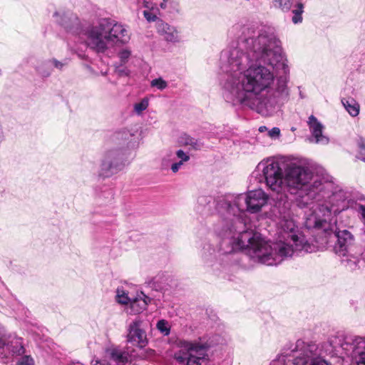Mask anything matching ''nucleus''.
<instances>
[{"instance_id":"nucleus-1","label":"nucleus","mask_w":365,"mask_h":365,"mask_svg":"<svg viewBox=\"0 0 365 365\" xmlns=\"http://www.w3.org/2000/svg\"><path fill=\"white\" fill-rule=\"evenodd\" d=\"M229 34L236 41L220 54L224 100L263 116L273 115L289 96V68L274 29L236 24Z\"/></svg>"},{"instance_id":"nucleus-2","label":"nucleus","mask_w":365,"mask_h":365,"mask_svg":"<svg viewBox=\"0 0 365 365\" xmlns=\"http://www.w3.org/2000/svg\"><path fill=\"white\" fill-rule=\"evenodd\" d=\"M284 183V193L298 195V207L312 210L305 218L306 228L321 225L327 230L331 212L347 207L346 192L333 181L314 178L302 159L285 157Z\"/></svg>"},{"instance_id":"nucleus-3","label":"nucleus","mask_w":365,"mask_h":365,"mask_svg":"<svg viewBox=\"0 0 365 365\" xmlns=\"http://www.w3.org/2000/svg\"><path fill=\"white\" fill-rule=\"evenodd\" d=\"M216 234L222 239L220 250L216 255L215 250L208 245L207 252L202 255L205 263L208 267L219 264L225 267L237 262V251L242 250L254 261L274 266L280 264L283 260L302 252L311 253L314 248L309 245H304L302 242L293 244L289 240L281 239L280 235L278 240L274 243H269L266 240H240V232L235 228L220 222L215 226Z\"/></svg>"},{"instance_id":"nucleus-4","label":"nucleus","mask_w":365,"mask_h":365,"mask_svg":"<svg viewBox=\"0 0 365 365\" xmlns=\"http://www.w3.org/2000/svg\"><path fill=\"white\" fill-rule=\"evenodd\" d=\"M284 165L285 157L269 158L258 163L255 173L259 175V182L264 183L267 190L272 192L273 195H276L272 211L279 220L278 235H280L281 239L289 240L293 244L302 242L304 245H309L314 252L317 246L309 243L299 232L293 220L292 201L284 193Z\"/></svg>"},{"instance_id":"nucleus-5","label":"nucleus","mask_w":365,"mask_h":365,"mask_svg":"<svg viewBox=\"0 0 365 365\" xmlns=\"http://www.w3.org/2000/svg\"><path fill=\"white\" fill-rule=\"evenodd\" d=\"M267 195L262 189L249 191L237 195L228 194L219 197L215 207L222 216L221 222L230 224L240 232V240H264L259 232L250 229L247 224L245 212L257 213L267 203Z\"/></svg>"},{"instance_id":"nucleus-6","label":"nucleus","mask_w":365,"mask_h":365,"mask_svg":"<svg viewBox=\"0 0 365 365\" xmlns=\"http://www.w3.org/2000/svg\"><path fill=\"white\" fill-rule=\"evenodd\" d=\"M85 42L97 53H105L109 45H124L129 42L130 35L126 26L115 20L104 18L97 25H89L83 31Z\"/></svg>"},{"instance_id":"nucleus-7","label":"nucleus","mask_w":365,"mask_h":365,"mask_svg":"<svg viewBox=\"0 0 365 365\" xmlns=\"http://www.w3.org/2000/svg\"><path fill=\"white\" fill-rule=\"evenodd\" d=\"M110 139L120 148L109 149L104 153L98 172V175L102 178H109L122 170L129 163L128 150L125 147L134 148L136 144L135 132L127 128L115 131Z\"/></svg>"},{"instance_id":"nucleus-8","label":"nucleus","mask_w":365,"mask_h":365,"mask_svg":"<svg viewBox=\"0 0 365 365\" xmlns=\"http://www.w3.org/2000/svg\"><path fill=\"white\" fill-rule=\"evenodd\" d=\"M320 355L316 343L299 339L290 353L280 354L269 365H331Z\"/></svg>"},{"instance_id":"nucleus-9","label":"nucleus","mask_w":365,"mask_h":365,"mask_svg":"<svg viewBox=\"0 0 365 365\" xmlns=\"http://www.w3.org/2000/svg\"><path fill=\"white\" fill-rule=\"evenodd\" d=\"M348 196L346 195V199ZM347 207H349V201L346 200ZM344 210H341L337 212H331L330 222H331V226L327 230L324 229L321 225H319L316 227L307 228L308 230H316L319 232V233H322L324 235V237L322 238L321 244H327L328 238L333 235L336 241L334 245V252L337 256L344 255L346 253H349L350 252H354L355 250L359 248L356 242V239L354 235L348 230L343 229L340 230L336 227V220L335 216L342 212Z\"/></svg>"},{"instance_id":"nucleus-10","label":"nucleus","mask_w":365,"mask_h":365,"mask_svg":"<svg viewBox=\"0 0 365 365\" xmlns=\"http://www.w3.org/2000/svg\"><path fill=\"white\" fill-rule=\"evenodd\" d=\"M178 345L180 349L175 353L174 359L183 365H202L210 347L207 343L187 340H180Z\"/></svg>"},{"instance_id":"nucleus-11","label":"nucleus","mask_w":365,"mask_h":365,"mask_svg":"<svg viewBox=\"0 0 365 365\" xmlns=\"http://www.w3.org/2000/svg\"><path fill=\"white\" fill-rule=\"evenodd\" d=\"M339 347L334 346L336 351L341 349V354L351 358L356 365H365V339L356 336H345L337 339Z\"/></svg>"},{"instance_id":"nucleus-12","label":"nucleus","mask_w":365,"mask_h":365,"mask_svg":"<svg viewBox=\"0 0 365 365\" xmlns=\"http://www.w3.org/2000/svg\"><path fill=\"white\" fill-rule=\"evenodd\" d=\"M25 352L23 339L13 334L0 331V360L7 364L14 356H21Z\"/></svg>"},{"instance_id":"nucleus-13","label":"nucleus","mask_w":365,"mask_h":365,"mask_svg":"<svg viewBox=\"0 0 365 365\" xmlns=\"http://www.w3.org/2000/svg\"><path fill=\"white\" fill-rule=\"evenodd\" d=\"M55 21L69 33L82 36L85 38L83 31L78 16L71 11H58L53 14Z\"/></svg>"},{"instance_id":"nucleus-14","label":"nucleus","mask_w":365,"mask_h":365,"mask_svg":"<svg viewBox=\"0 0 365 365\" xmlns=\"http://www.w3.org/2000/svg\"><path fill=\"white\" fill-rule=\"evenodd\" d=\"M272 6L284 13L291 11L292 21L294 24L302 22L304 4L299 0H271Z\"/></svg>"},{"instance_id":"nucleus-15","label":"nucleus","mask_w":365,"mask_h":365,"mask_svg":"<svg viewBox=\"0 0 365 365\" xmlns=\"http://www.w3.org/2000/svg\"><path fill=\"white\" fill-rule=\"evenodd\" d=\"M143 321L139 318L133 320L128 327L127 341L143 349L148 340L145 331L142 328Z\"/></svg>"},{"instance_id":"nucleus-16","label":"nucleus","mask_w":365,"mask_h":365,"mask_svg":"<svg viewBox=\"0 0 365 365\" xmlns=\"http://www.w3.org/2000/svg\"><path fill=\"white\" fill-rule=\"evenodd\" d=\"M307 124L312 133V137L309 138L310 142L322 145H327L329 143V138L323 135L324 125L314 115H311L309 117Z\"/></svg>"},{"instance_id":"nucleus-17","label":"nucleus","mask_w":365,"mask_h":365,"mask_svg":"<svg viewBox=\"0 0 365 365\" xmlns=\"http://www.w3.org/2000/svg\"><path fill=\"white\" fill-rule=\"evenodd\" d=\"M158 34L167 42L177 43L180 41V36L175 27L168 23L158 20L156 23Z\"/></svg>"},{"instance_id":"nucleus-18","label":"nucleus","mask_w":365,"mask_h":365,"mask_svg":"<svg viewBox=\"0 0 365 365\" xmlns=\"http://www.w3.org/2000/svg\"><path fill=\"white\" fill-rule=\"evenodd\" d=\"M361 250H355L354 252L346 253L344 255L339 256L341 264L349 271H355L359 269L361 262Z\"/></svg>"},{"instance_id":"nucleus-19","label":"nucleus","mask_w":365,"mask_h":365,"mask_svg":"<svg viewBox=\"0 0 365 365\" xmlns=\"http://www.w3.org/2000/svg\"><path fill=\"white\" fill-rule=\"evenodd\" d=\"M150 299L142 293V296L138 295L130 302L126 308V312L129 314H138L146 309Z\"/></svg>"},{"instance_id":"nucleus-20","label":"nucleus","mask_w":365,"mask_h":365,"mask_svg":"<svg viewBox=\"0 0 365 365\" xmlns=\"http://www.w3.org/2000/svg\"><path fill=\"white\" fill-rule=\"evenodd\" d=\"M106 354L110 360L113 361L116 365H125L130 359L128 352L118 347L108 349Z\"/></svg>"},{"instance_id":"nucleus-21","label":"nucleus","mask_w":365,"mask_h":365,"mask_svg":"<svg viewBox=\"0 0 365 365\" xmlns=\"http://www.w3.org/2000/svg\"><path fill=\"white\" fill-rule=\"evenodd\" d=\"M341 101L344 108L351 116L356 117L359 114L360 105L354 98L350 96L343 98Z\"/></svg>"},{"instance_id":"nucleus-22","label":"nucleus","mask_w":365,"mask_h":365,"mask_svg":"<svg viewBox=\"0 0 365 365\" xmlns=\"http://www.w3.org/2000/svg\"><path fill=\"white\" fill-rule=\"evenodd\" d=\"M51 63L52 62L50 61V59L39 61L35 66V70L38 75L43 78H46L51 76L53 72Z\"/></svg>"},{"instance_id":"nucleus-23","label":"nucleus","mask_w":365,"mask_h":365,"mask_svg":"<svg viewBox=\"0 0 365 365\" xmlns=\"http://www.w3.org/2000/svg\"><path fill=\"white\" fill-rule=\"evenodd\" d=\"M180 145L187 146L190 145L192 149L197 150L202 148V144L197 139L190 136L186 133L180 135L178 140Z\"/></svg>"},{"instance_id":"nucleus-24","label":"nucleus","mask_w":365,"mask_h":365,"mask_svg":"<svg viewBox=\"0 0 365 365\" xmlns=\"http://www.w3.org/2000/svg\"><path fill=\"white\" fill-rule=\"evenodd\" d=\"M130 299L128 293L123 288H118L116 290V301L121 304H129Z\"/></svg>"},{"instance_id":"nucleus-25","label":"nucleus","mask_w":365,"mask_h":365,"mask_svg":"<svg viewBox=\"0 0 365 365\" xmlns=\"http://www.w3.org/2000/svg\"><path fill=\"white\" fill-rule=\"evenodd\" d=\"M131 50L128 48H124L120 49L118 52V57L119 58L120 60V62L118 63L125 64L128 61L131 56Z\"/></svg>"},{"instance_id":"nucleus-26","label":"nucleus","mask_w":365,"mask_h":365,"mask_svg":"<svg viewBox=\"0 0 365 365\" xmlns=\"http://www.w3.org/2000/svg\"><path fill=\"white\" fill-rule=\"evenodd\" d=\"M149 106L148 99L143 98L140 102L135 103L134 111L138 115H140L143 111L145 110Z\"/></svg>"},{"instance_id":"nucleus-27","label":"nucleus","mask_w":365,"mask_h":365,"mask_svg":"<svg viewBox=\"0 0 365 365\" xmlns=\"http://www.w3.org/2000/svg\"><path fill=\"white\" fill-rule=\"evenodd\" d=\"M124 65L118 63L114 64L115 73L119 77L128 76L130 75V70L126 66H124Z\"/></svg>"},{"instance_id":"nucleus-28","label":"nucleus","mask_w":365,"mask_h":365,"mask_svg":"<svg viewBox=\"0 0 365 365\" xmlns=\"http://www.w3.org/2000/svg\"><path fill=\"white\" fill-rule=\"evenodd\" d=\"M197 203L199 205L204 207L205 210L210 211L211 208L210 204H214L215 201L210 196H201L198 198Z\"/></svg>"},{"instance_id":"nucleus-29","label":"nucleus","mask_w":365,"mask_h":365,"mask_svg":"<svg viewBox=\"0 0 365 365\" xmlns=\"http://www.w3.org/2000/svg\"><path fill=\"white\" fill-rule=\"evenodd\" d=\"M157 329L164 335L168 336L170 334V329L168 322L165 319L159 320L157 323Z\"/></svg>"},{"instance_id":"nucleus-30","label":"nucleus","mask_w":365,"mask_h":365,"mask_svg":"<svg viewBox=\"0 0 365 365\" xmlns=\"http://www.w3.org/2000/svg\"><path fill=\"white\" fill-rule=\"evenodd\" d=\"M150 86L157 88L160 91H163L168 87V83L161 77L153 79L150 81Z\"/></svg>"},{"instance_id":"nucleus-31","label":"nucleus","mask_w":365,"mask_h":365,"mask_svg":"<svg viewBox=\"0 0 365 365\" xmlns=\"http://www.w3.org/2000/svg\"><path fill=\"white\" fill-rule=\"evenodd\" d=\"M357 146L359 148V153L356 158L361 160L360 157H365V138L359 137L357 140Z\"/></svg>"},{"instance_id":"nucleus-32","label":"nucleus","mask_w":365,"mask_h":365,"mask_svg":"<svg viewBox=\"0 0 365 365\" xmlns=\"http://www.w3.org/2000/svg\"><path fill=\"white\" fill-rule=\"evenodd\" d=\"M16 365H34V360L30 356H22Z\"/></svg>"},{"instance_id":"nucleus-33","label":"nucleus","mask_w":365,"mask_h":365,"mask_svg":"<svg viewBox=\"0 0 365 365\" xmlns=\"http://www.w3.org/2000/svg\"><path fill=\"white\" fill-rule=\"evenodd\" d=\"M50 61L52 62V68H55L58 69V71H62L63 68L66 66L67 62L65 61H58L56 58H50Z\"/></svg>"},{"instance_id":"nucleus-34","label":"nucleus","mask_w":365,"mask_h":365,"mask_svg":"<svg viewBox=\"0 0 365 365\" xmlns=\"http://www.w3.org/2000/svg\"><path fill=\"white\" fill-rule=\"evenodd\" d=\"M176 158L181 162H187L190 160V155L185 153L182 150L180 149L175 152Z\"/></svg>"},{"instance_id":"nucleus-35","label":"nucleus","mask_w":365,"mask_h":365,"mask_svg":"<svg viewBox=\"0 0 365 365\" xmlns=\"http://www.w3.org/2000/svg\"><path fill=\"white\" fill-rule=\"evenodd\" d=\"M268 135L269 137L272 138H277L280 135V130L277 127H274L269 130Z\"/></svg>"},{"instance_id":"nucleus-36","label":"nucleus","mask_w":365,"mask_h":365,"mask_svg":"<svg viewBox=\"0 0 365 365\" xmlns=\"http://www.w3.org/2000/svg\"><path fill=\"white\" fill-rule=\"evenodd\" d=\"M185 162H181L178 160V162H175L171 164L170 169L173 173H176L180 169L181 166L184 164Z\"/></svg>"},{"instance_id":"nucleus-37","label":"nucleus","mask_w":365,"mask_h":365,"mask_svg":"<svg viewBox=\"0 0 365 365\" xmlns=\"http://www.w3.org/2000/svg\"><path fill=\"white\" fill-rule=\"evenodd\" d=\"M143 14H144L145 18L148 21H155L157 19V16L155 15L151 14L148 11H143Z\"/></svg>"},{"instance_id":"nucleus-38","label":"nucleus","mask_w":365,"mask_h":365,"mask_svg":"<svg viewBox=\"0 0 365 365\" xmlns=\"http://www.w3.org/2000/svg\"><path fill=\"white\" fill-rule=\"evenodd\" d=\"M355 210L361 215V217L365 220V205L356 204L355 206Z\"/></svg>"},{"instance_id":"nucleus-39","label":"nucleus","mask_w":365,"mask_h":365,"mask_svg":"<svg viewBox=\"0 0 365 365\" xmlns=\"http://www.w3.org/2000/svg\"><path fill=\"white\" fill-rule=\"evenodd\" d=\"M93 365H110V364L106 361L96 360L93 361Z\"/></svg>"},{"instance_id":"nucleus-40","label":"nucleus","mask_w":365,"mask_h":365,"mask_svg":"<svg viewBox=\"0 0 365 365\" xmlns=\"http://www.w3.org/2000/svg\"><path fill=\"white\" fill-rule=\"evenodd\" d=\"M173 160V159L171 160H167L166 158H164L162 161V166L163 168H166L167 167H168L169 165V163L170 161Z\"/></svg>"},{"instance_id":"nucleus-41","label":"nucleus","mask_w":365,"mask_h":365,"mask_svg":"<svg viewBox=\"0 0 365 365\" xmlns=\"http://www.w3.org/2000/svg\"><path fill=\"white\" fill-rule=\"evenodd\" d=\"M160 6L161 9H165L167 6V0H163V2L160 4Z\"/></svg>"},{"instance_id":"nucleus-42","label":"nucleus","mask_w":365,"mask_h":365,"mask_svg":"<svg viewBox=\"0 0 365 365\" xmlns=\"http://www.w3.org/2000/svg\"><path fill=\"white\" fill-rule=\"evenodd\" d=\"M265 130H267V128L265 126H260L259 128V132H263Z\"/></svg>"},{"instance_id":"nucleus-43","label":"nucleus","mask_w":365,"mask_h":365,"mask_svg":"<svg viewBox=\"0 0 365 365\" xmlns=\"http://www.w3.org/2000/svg\"><path fill=\"white\" fill-rule=\"evenodd\" d=\"M147 352L148 353L149 356H152L154 354V351L153 349H148Z\"/></svg>"},{"instance_id":"nucleus-44","label":"nucleus","mask_w":365,"mask_h":365,"mask_svg":"<svg viewBox=\"0 0 365 365\" xmlns=\"http://www.w3.org/2000/svg\"><path fill=\"white\" fill-rule=\"evenodd\" d=\"M76 364H81V363L79 361H77V362L71 361L68 365H75ZM81 365H83V364H81Z\"/></svg>"},{"instance_id":"nucleus-45","label":"nucleus","mask_w":365,"mask_h":365,"mask_svg":"<svg viewBox=\"0 0 365 365\" xmlns=\"http://www.w3.org/2000/svg\"><path fill=\"white\" fill-rule=\"evenodd\" d=\"M361 160L365 163V157H360Z\"/></svg>"},{"instance_id":"nucleus-46","label":"nucleus","mask_w":365,"mask_h":365,"mask_svg":"<svg viewBox=\"0 0 365 365\" xmlns=\"http://www.w3.org/2000/svg\"><path fill=\"white\" fill-rule=\"evenodd\" d=\"M106 74H107V72H106H106H102V75H103V76H106Z\"/></svg>"}]
</instances>
